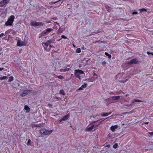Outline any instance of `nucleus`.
I'll use <instances>...</instances> for the list:
<instances>
[{
  "label": "nucleus",
  "mask_w": 153,
  "mask_h": 153,
  "mask_svg": "<svg viewBox=\"0 0 153 153\" xmlns=\"http://www.w3.org/2000/svg\"><path fill=\"white\" fill-rule=\"evenodd\" d=\"M48 105L49 106H52V105L50 104H48Z\"/></svg>",
  "instance_id": "603ef678"
},
{
  "label": "nucleus",
  "mask_w": 153,
  "mask_h": 153,
  "mask_svg": "<svg viewBox=\"0 0 153 153\" xmlns=\"http://www.w3.org/2000/svg\"><path fill=\"white\" fill-rule=\"evenodd\" d=\"M69 117V114L65 116L59 120L60 122H61L62 121H65L67 120L68 118Z\"/></svg>",
  "instance_id": "6e6552de"
},
{
  "label": "nucleus",
  "mask_w": 153,
  "mask_h": 153,
  "mask_svg": "<svg viewBox=\"0 0 153 153\" xmlns=\"http://www.w3.org/2000/svg\"><path fill=\"white\" fill-rule=\"evenodd\" d=\"M47 33L46 30H45L41 33V35H43V34H46Z\"/></svg>",
  "instance_id": "c756f323"
},
{
  "label": "nucleus",
  "mask_w": 153,
  "mask_h": 153,
  "mask_svg": "<svg viewBox=\"0 0 153 153\" xmlns=\"http://www.w3.org/2000/svg\"><path fill=\"white\" fill-rule=\"evenodd\" d=\"M83 90V88L81 86L78 89V90L80 91Z\"/></svg>",
  "instance_id": "58836bf2"
},
{
  "label": "nucleus",
  "mask_w": 153,
  "mask_h": 153,
  "mask_svg": "<svg viewBox=\"0 0 153 153\" xmlns=\"http://www.w3.org/2000/svg\"><path fill=\"white\" fill-rule=\"evenodd\" d=\"M41 124H36L35 125V126L37 127H41Z\"/></svg>",
  "instance_id": "473e14b6"
},
{
  "label": "nucleus",
  "mask_w": 153,
  "mask_h": 153,
  "mask_svg": "<svg viewBox=\"0 0 153 153\" xmlns=\"http://www.w3.org/2000/svg\"><path fill=\"white\" fill-rule=\"evenodd\" d=\"M105 8L107 10L108 12H109V11L111 10V8L108 7V6H107V5H106L105 6Z\"/></svg>",
  "instance_id": "412c9836"
},
{
  "label": "nucleus",
  "mask_w": 153,
  "mask_h": 153,
  "mask_svg": "<svg viewBox=\"0 0 153 153\" xmlns=\"http://www.w3.org/2000/svg\"><path fill=\"white\" fill-rule=\"evenodd\" d=\"M54 25H59V23H57V22H54Z\"/></svg>",
  "instance_id": "ea45409f"
},
{
  "label": "nucleus",
  "mask_w": 153,
  "mask_h": 153,
  "mask_svg": "<svg viewBox=\"0 0 153 153\" xmlns=\"http://www.w3.org/2000/svg\"><path fill=\"white\" fill-rule=\"evenodd\" d=\"M128 94H126V97H127L128 96Z\"/></svg>",
  "instance_id": "3c124183"
},
{
  "label": "nucleus",
  "mask_w": 153,
  "mask_h": 153,
  "mask_svg": "<svg viewBox=\"0 0 153 153\" xmlns=\"http://www.w3.org/2000/svg\"><path fill=\"white\" fill-rule=\"evenodd\" d=\"M105 54L107 56H108L109 59H111V54H110L108 53L107 52H105Z\"/></svg>",
  "instance_id": "aec40b11"
},
{
  "label": "nucleus",
  "mask_w": 153,
  "mask_h": 153,
  "mask_svg": "<svg viewBox=\"0 0 153 153\" xmlns=\"http://www.w3.org/2000/svg\"><path fill=\"white\" fill-rule=\"evenodd\" d=\"M49 47L51 48V45H49Z\"/></svg>",
  "instance_id": "4d7b16f0"
},
{
  "label": "nucleus",
  "mask_w": 153,
  "mask_h": 153,
  "mask_svg": "<svg viewBox=\"0 0 153 153\" xmlns=\"http://www.w3.org/2000/svg\"><path fill=\"white\" fill-rule=\"evenodd\" d=\"M138 13L137 12H133L132 13L133 15H135L137 14Z\"/></svg>",
  "instance_id": "c9c22d12"
},
{
  "label": "nucleus",
  "mask_w": 153,
  "mask_h": 153,
  "mask_svg": "<svg viewBox=\"0 0 153 153\" xmlns=\"http://www.w3.org/2000/svg\"><path fill=\"white\" fill-rule=\"evenodd\" d=\"M110 94H114L113 93H112V92L110 93Z\"/></svg>",
  "instance_id": "5fc2aeb1"
},
{
  "label": "nucleus",
  "mask_w": 153,
  "mask_h": 153,
  "mask_svg": "<svg viewBox=\"0 0 153 153\" xmlns=\"http://www.w3.org/2000/svg\"><path fill=\"white\" fill-rule=\"evenodd\" d=\"M149 123V122H144V123L148 124Z\"/></svg>",
  "instance_id": "49530a36"
},
{
  "label": "nucleus",
  "mask_w": 153,
  "mask_h": 153,
  "mask_svg": "<svg viewBox=\"0 0 153 153\" xmlns=\"http://www.w3.org/2000/svg\"><path fill=\"white\" fill-rule=\"evenodd\" d=\"M150 54H151L153 56V52H150Z\"/></svg>",
  "instance_id": "8fccbe9b"
},
{
  "label": "nucleus",
  "mask_w": 153,
  "mask_h": 153,
  "mask_svg": "<svg viewBox=\"0 0 153 153\" xmlns=\"http://www.w3.org/2000/svg\"><path fill=\"white\" fill-rule=\"evenodd\" d=\"M24 45V42L18 40L17 41V45L18 46H22Z\"/></svg>",
  "instance_id": "9d476101"
},
{
  "label": "nucleus",
  "mask_w": 153,
  "mask_h": 153,
  "mask_svg": "<svg viewBox=\"0 0 153 153\" xmlns=\"http://www.w3.org/2000/svg\"><path fill=\"white\" fill-rule=\"evenodd\" d=\"M51 22H50V21H47V23H50Z\"/></svg>",
  "instance_id": "09e8293b"
},
{
  "label": "nucleus",
  "mask_w": 153,
  "mask_h": 153,
  "mask_svg": "<svg viewBox=\"0 0 153 153\" xmlns=\"http://www.w3.org/2000/svg\"><path fill=\"white\" fill-rule=\"evenodd\" d=\"M70 65H67V66L68 67H70Z\"/></svg>",
  "instance_id": "864d4df0"
},
{
  "label": "nucleus",
  "mask_w": 153,
  "mask_h": 153,
  "mask_svg": "<svg viewBox=\"0 0 153 153\" xmlns=\"http://www.w3.org/2000/svg\"><path fill=\"white\" fill-rule=\"evenodd\" d=\"M128 79H126V80H125V81L123 82V83H124V82H126L127 81H128Z\"/></svg>",
  "instance_id": "a18cd8bd"
},
{
  "label": "nucleus",
  "mask_w": 153,
  "mask_h": 153,
  "mask_svg": "<svg viewBox=\"0 0 153 153\" xmlns=\"http://www.w3.org/2000/svg\"><path fill=\"white\" fill-rule=\"evenodd\" d=\"M111 114V112H109V113H108L109 115V114Z\"/></svg>",
  "instance_id": "6e6d98bb"
},
{
  "label": "nucleus",
  "mask_w": 153,
  "mask_h": 153,
  "mask_svg": "<svg viewBox=\"0 0 153 153\" xmlns=\"http://www.w3.org/2000/svg\"><path fill=\"white\" fill-rule=\"evenodd\" d=\"M135 102H143V101L138 99H134L132 100L131 102L132 104H134Z\"/></svg>",
  "instance_id": "f8f14e48"
},
{
  "label": "nucleus",
  "mask_w": 153,
  "mask_h": 153,
  "mask_svg": "<svg viewBox=\"0 0 153 153\" xmlns=\"http://www.w3.org/2000/svg\"><path fill=\"white\" fill-rule=\"evenodd\" d=\"M63 30H62V28L61 27L59 28V33H62L63 32Z\"/></svg>",
  "instance_id": "2f4dec72"
},
{
  "label": "nucleus",
  "mask_w": 153,
  "mask_h": 153,
  "mask_svg": "<svg viewBox=\"0 0 153 153\" xmlns=\"http://www.w3.org/2000/svg\"><path fill=\"white\" fill-rule=\"evenodd\" d=\"M76 52L77 53H79L81 52V50L80 48H78L76 50Z\"/></svg>",
  "instance_id": "393cba45"
},
{
  "label": "nucleus",
  "mask_w": 153,
  "mask_h": 153,
  "mask_svg": "<svg viewBox=\"0 0 153 153\" xmlns=\"http://www.w3.org/2000/svg\"><path fill=\"white\" fill-rule=\"evenodd\" d=\"M45 30H46V32L47 33L51 32L52 30V28H48L45 29Z\"/></svg>",
  "instance_id": "4be33fe9"
},
{
  "label": "nucleus",
  "mask_w": 153,
  "mask_h": 153,
  "mask_svg": "<svg viewBox=\"0 0 153 153\" xmlns=\"http://www.w3.org/2000/svg\"><path fill=\"white\" fill-rule=\"evenodd\" d=\"M52 130L48 131L45 129H41L40 130V132L42 135H49L52 132Z\"/></svg>",
  "instance_id": "f03ea898"
},
{
  "label": "nucleus",
  "mask_w": 153,
  "mask_h": 153,
  "mask_svg": "<svg viewBox=\"0 0 153 153\" xmlns=\"http://www.w3.org/2000/svg\"><path fill=\"white\" fill-rule=\"evenodd\" d=\"M13 76H10L9 78L8 81L10 82H11V81H12L13 80Z\"/></svg>",
  "instance_id": "b1692460"
},
{
  "label": "nucleus",
  "mask_w": 153,
  "mask_h": 153,
  "mask_svg": "<svg viewBox=\"0 0 153 153\" xmlns=\"http://www.w3.org/2000/svg\"><path fill=\"white\" fill-rule=\"evenodd\" d=\"M147 53L148 54V55H149V54H150V52H147Z\"/></svg>",
  "instance_id": "de8ad7c7"
},
{
  "label": "nucleus",
  "mask_w": 153,
  "mask_h": 153,
  "mask_svg": "<svg viewBox=\"0 0 153 153\" xmlns=\"http://www.w3.org/2000/svg\"><path fill=\"white\" fill-rule=\"evenodd\" d=\"M53 76H56V77L57 78L59 79H62L64 78V77L61 75L57 76L55 75V74H53Z\"/></svg>",
  "instance_id": "dca6fc26"
},
{
  "label": "nucleus",
  "mask_w": 153,
  "mask_h": 153,
  "mask_svg": "<svg viewBox=\"0 0 153 153\" xmlns=\"http://www.w3.org/2000/svg\"><path fill=\"white\" fill-rule=\"evenodd\" d=\"M84 74V71L81 70L77 69L76 70L74 71L75 76L78 78L80 80L81 79V77L80 75Z\"/></svg>",
  "instance_id": "7ed1b4c3"
},
{
  "label": "nucleus",
  "mask_w": 153,
  "mask_h": 153,
  "mask_svg": "<svg viewBox=\"0 0 153 153\" xmlns=\"http://www.w3.org/2000/svg\"><path fill=\"white\" fill-rule=\"evenodd\" d=\"M52 19H53V20H56L57 19V18L55 17L52 18Z\"/></svg>",
  "instance_id": "a19ab883"
},
{
  "label": "nucleus",
  "mask_w": 153,
  "mask_h": 153,
  "mask_svg": "<svg viewBox=\"0 0 153 153\" xmlns=\"http://www.w3.org/2000/svg\"><path fill=\"white\" fill-rule=\"evenodd\" d=\"M106 146L108 147V148H109L110 147V145H108Z\"/></svg>",
  "instance_id": "37998d69"
},
{
  "label": "nucleus",
  "mask_w": 153,
  "mask_h": 153,
  "mask_svg": "<svg viewBox=\"0 0 153 153\" xmlns=\"http://www.w3.org/2000/svg\"><path fill=\"white\" fill-rule=\"evenodd\" d=\"M27 144V145L30 146L31 144V141L30 139L28 140Z\"/></svg>",
  "instance_id": "bb28decb"
},
{
  "label": "nucleus",
  "mask_w": 153,
  "mask_h": 153,
  "mask_svg": "<svg viewBox=\"0 0 153 153\" xmlns=\"http://www.w3.org/2000/svg\"><path fill=\"white\" fill-rule=\"evenodd\" d=\"M138 61L136 59H134L131 60L128 63V64H137L138 63Z\"/></svg>",
  "instance_id": "0eeeda50"
},
{
  "label": "nucleus",
  "mask_w": 153,
  "mask_h": 153,
  "mask_svg": "<svg viewBox=\"0 0 153 153\" xmlns=\"http://www.w3.org/2000/svg\"><path fill=\"white\" fill-rule=\"evenodd\" d=\"M24 109L26 110L27 112H29L30 111V108L27 105H25Z\"/></svg>",
  "instance_id": "2eb2a0df"
},
{
  "label": "nucleus",
  "mask_w": 153,
  "mask_h": 153,
  "mask_svg": "<svg viewBox=\"0 0 153 153\" xmlns=\"http://www.w3.org/2000/svg\"><path fill=\"white\" fill-rule=\"evenodd\" d=\"M47 42L49 44V45H50V44L53 42V39H50L48 40H47Z\"/></svg>",
  "instance_id": "6ab92c4d"
},
{
  "label": "nucleus",
  "mask_w": 153,
  "mask_h": 153,
  "mask_svg": "<svg viewBox=\"0 0 153 153\" xmlns=\"http://www.w3.org/2000/svg\"><path fill=\"white\" fill-rule=\"evenodd\" d=\"M140 10L141 12H143V11L147 12V10H146V9H145V8L141 9H140Z\"/></svg>",
  "instance_id": "c85d7f7f"
},
{
  "label": "nucleus",
  "mask_w": 153,
  "mask_h": 153,
  "mask_svg": "<svg viewBox=\"0 0 153 153\" xmlns=\"http://www.w3.org/2000/svg\"><path fill=\"white\" fill-rule=\"evenodd\" d=\"M118 146V144L117 143H115L113 146V147L114 148L116 149Z\"/></svg>",
  "instance_id": "7c9ffc66"
},
{
  "label": "nucleus",
  "mask_w": 153,
  "mask_h": 153,
  "mask_svg": "<svg viewBox=\"0 0 153 153\" xmlns=\"http://www.w3.org/2000/svg\"><path fill=\"white\" fill-rule=\"evenodd\" d=\"M70 70V68H61L60 69V72H65L68 71H69Z\"/></svg>",
  "instance_id": "ddd939ff"
},
{
  "label": "nucleus",
  "mask_w": 153,
  "mask_h": 153,
  "mask_svg": "<svg viewBox=\"0 0 153 153\" xmlns=\"http://www.w3.org/2000/svg\"><path fill=\"white\" fill-rule=\"evenodd\" d=\"M59 93L60 94H62L64 96L65 95V91L63 90H61L59 91Z\"/></svg>",
  "instance_id": "a211bd4d"
},
{
  "label": "nucleus",
  "mask_w": 153,
  "mask_h": 153,
  "mask_svg": "<svg viewBox=\"0 0 153 153\" xmlns=\"http://www.w3.org/2000/svg\"><path fill=\"white\" fill-rule=\"evenodd\" d=\"M102 64L103 65H105L106 64V62L105 61L102 62Z\"/></svg>",
  "instance_id": "e433bc0d"
},
{
  "label": "nucleus",
  "mask_w": 153,
  "mask_h": 153,
  "mask_svg": "<svg viewBox=\"0 0 153 153\" xmlns=\"http://www.w3.org/2000/svg\"><path fill=\"white\" fill-rule=\"evenodd\" d=\"M4 35V34L3 33H1V34H0V37H1V36H3Z\"/></svg>",
  "instance_id": "79ce46f5"
},
{
  "label": "nucleus",
  "mask_w": 153,
  "mask_h": 153,
  "mask_svg": "<svg viewBox=\"0 0 153 153\" xmlns=\"http://www.w3.org/2000/svg\"><path fill=\"white\" fill-rule=\"evenodd\" d=\"M14 19V16L11 15L8 19L7 21L5 23L4 25L6 26L12 25Z\"/></svg>",
  "instance_id": "f257e3e1"
},
{
  "label": "nucleus",
  "mask_w": 153,
  "mask_h": 153,
  "mask_svg": "<svg viewBox=\"0 0 153 153\" xmlns=\"http://www.w3.org/2000/svg\"><path fill=\"white\" fill-rule=\"evenodd\" d=\"M7 76H3L2 77H0V79L1 80H3L4 79H6Z\"/></svg>",
  "instance_id": "a878e982"
},
{
  "label": "nucleus",
  "mask_w": 153,
  "mask_h": 153,
  "mask_svg": "<svg viewBox=\"0 0 153 153\" xmlns=\"http://www.w3.org/2000/svg\"><path fill=\"white\" fill-rule=\"evenodd\" d=\"M118 127V126L117 125H115L114 126H113L111 127L110 129L112 132H114L116 129H117Z\"/></svg>",
  "instance_id": "1a4fd4ad"
},
{
  "label": "nucleus",
  "mask_w": 153,
  "mask_h": 153,
  "mask_svg": "<svg viewBox=\"0 0 153 153\" xmlns=\"http://www.w3.org/2000/svg\"><path fill=\"white\" fill-rule=\"evenodd\" d=\"M61 37L62 38L65 39H67V38L64 35H63Z\"/></svg>",
  "instance_id": "72a5a7b5"
},
{
  "label": "nucleus",
  "mask_w": 153,
  "mask_h": 153,
  "mask_svg": "<svg viewBox=\"0 0 153 153\" xmlns=\"http://www.w3.org/2000/svg\"><path fill=\"white\" fill-rule=\"evenodd\" d=\"M94 126V125H93L89 127H87L86 129V131H89L92 130Z\"/></svg>",
  "instance_id": "9b49d317"
},
{
  "label": "nucleus",
  "mask_w": 153,
  "mask_h": 153,
  "mask_svg": "<svg viewBox=\"0 0 153 153\" xmlns=\"http://www.w3.org/2000/svg\"><path fill=\"white\" fill-rule=\"evenodd\" d=\"M120 98V96H113L112 97V99L114 100H116L119 99Z\"/></svg>",
  "instance_id": "4468645a"
},
{
  "label": "nucleus",
  "mask_w": 153,
  "mask_h": 153,
  "mask_svg": "<svg viewBox=\"0 0 153 153\" xmlns=\"http://www.w3.org/2000/svg\"><path fill=\"white\" fill-rule=\"evenodd\" d=\"M30 25L34 26H43V24L41 22H37L35 21L31 22L30 23Z\"/></svg>",
  "instance_id": "20e7f679"
},
{
  "label": "nucleus",
  "mask_w": 153,
  "mask_h": 153,
  "mask_svg": "<svg viewBox=\"0 0 153 153\" xmlns=\"http://www.w3.org/2000/svg\"><path fill=\"white\" fill-rule=\"evenodd\" d=\"M4 69V68H0V71H2Z\"/></svg>",
  "instance_id": "c03bdc74"
},
{
  "label": "nucleus",
  "mask_w": 153,
  "mask_h": 153,
  "mask_svg": "<svg viewBox=\"0 0 153 153\" xmlns=\"http://www.w3.org/2000/svg\"><path fill=\"white\" fill-rule=\"evenodd\" d=\"M109 115V114L108 113L103 112L101 114V115L102 117L107 116Z\"/></svg>",
  "instance_id": "f3484780"
},
{
  "label": "nucleus",
  "mask_w": 153,
  "mask_h": 153,
  "mask_svg": "<svg viewBox=\"0 0 153 153\" xmlns=\"http://www.w3.org/2000/svg\"><path fill=\"white\" fill-rule=\"evenodd\" d=\"M60 0H58V1H51V3H52V4H55L56 3L58 2Z\"/></svg>",
  "instance_id": "f704fd0d"
},
{
  "label": "nucleus",
  "mask_w": 153,
  "mask_h": 153,
  "mask_svg": "<svg viewBox=\"0 0 153 153\" xmlns=\"http://www.w3.org/2000/svg\"><path fill=\"white\" fill-rule=\"evenodd\" d=\"M32 91L30 90H26L24 91L21 94V96L22 97H24L27 94H30Z\"/></svg>",
  "instance_id": "39448f33"
},
{
  "label": "nucleus",
  "mask_w": 153,
  "mask_h": 153,
  "mask_svg": "<svg viewBox=\"0 0 153 153\" xmlns=\"http://www.w3.org/2000/svg\"><path fill=\"white\" fill-rule=\"evenodd\" d=\"M42 45L44 44L45 46L47 47H48V45H49V44L47 42H46L45 43L43 42L42 43Z\"/></svg>",
  "instance_id": "cd10ccee"
},
{
  "label": "nucleus",
  "mask_w": 153,
  "mask_h": 153,
  "mask_svg": "<svg viewBox=\"0 0 153 153\" xmlns=\"http://www.w3.org/2000/svg\"><path fill=\"white\" fill-rule=\"evenodd\" d=\"M88 85V84L87 83H84L81 86L83 88H85Z\"/></svg>",
  "instance_id": "5701e85b"
},
{
  "label": "nucleus",
  "mask_w": 153,
  "mask_h": 153,
  "mask_svg": "<svg viewBox=\"0 0 153 153\" xmlns=\"http://www.w3.org/2000/svg\"><path fill=\"white\" fill-rule=\"evenodd\" d=\"M10 0H2L0 2V7H2L4 5L6 4L10 1Z\"/></svg>",
  "instance_id": "423d86ee"
},
{
  "label": "nucleus",
  "mask_w": 153,
  "mask_h": 153,
  "mask_svg": "<svg viewBox=\"0 0 153 153\" xmlns=\"http://www.w3.org/2000/svg\"><path fill=\"white\" fill-rule=\"evenodd\" d=\"M148 133L150 135H153V131L151 132H149Z\"/></svg>",
  "instance_id": "4c0bfd02"
}]
</instances>
